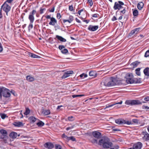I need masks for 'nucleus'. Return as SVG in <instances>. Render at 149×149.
Masks as SVG:
<instances>
[{
  "mask_svg": "<svg viewBox=\"0 0 149 149\" xmlns=\"http://www.w3.org/2000/svg\"><path fill=\"white\" fill-rule=\"evenodd\" d=\"M44 123L41 121H39L36 123V125L38 127H42L44 125Z\"/></svg>",
  "mask_w": 149,
  "mask_h": 149,
  "instance_id": "nucleus-33",
  "label": "nucleus"
},
{
  "mask_svg": "<svg viewBox=\"0 0 149 149\" xmlns=\"http://www.w3.org/2000/svg\"><path fill=\"white\" fill-rule=\"evenodd\" d=\"M142 108L143 109L148 110V107L145 105H143L142 106Z\"/></svg>",
  "mask_w": 149,
  "mask_h": 149,
  "instance_id": "nucleus-51",
  "label": "nucleus"
},
{
  "mask_svg": "<svg viewBox=\"0 0 149 149\" xmlns=\"http://www.w3.org/2000/svg\"><path fill=\"white\" fill-rule=\"evenodd\" d=\"M139 63V62L136 61L132 63L131 64V65L132 66L133 68H135L137 66Z\"/></svg>",
  "mask_w": 149,
  "mask_h": 149,
  "instance_id": "nucleus-29",
  "label": "nucleus"
},
{
  "mask_svg": "<svg viewBox=\"0 0 149 149\" xmlns=\"http://www.w3.org/2000/svg\"><path fill=\"white\" fill-rule=\"evenodd\" d=\"M17 133L15 132H11L10 134V136L13 139L16 138L17 136Z\"/></svg>",
  "mask_w": 149,
  "mask_h": 149,
  "instance_id": "nucleus-22",
  "label": "nucleus"
},
{
  "mask_svg": "<svg viewBox=\"0 0 149 149\" xmlns=\"http://www.w3.org/2000/svg\"><path fill=\"white\" fill-rule=\"evenodd\" d=\"M125 78L126 79V82L127 84H132L135 82V80L133 79V75L132 74H127Z\"/></svg>",
  "mask_w": 149,
  "mask_h": 149,
  "instance_id": "nucleus-5",
  "label": "nucleus"
},
{
  "mask_svg": "<svg viewBox=\"0 0 149 149\" xmlns=\"http://www.w3.org/2000/svg\"><path fill=\"white\" fill-rule=\"evenodd\" d=\"M68 120L70 121H72L75 120V117L72 116H69L68 117Z\"/></svg>",
  "mask_w": 149,
  "mask_h": 149,
  "instance_id": "nucleus-36",
  "label": "nucleus"
},
{
  "mask_svg": "<svg viewBox=\"0 0 149 149\" xmlns=\"http://www.w3.org/2000/svg\"><path fill=\"white\" fill-rule=\"evenodd\" d=\"M141 28H137L134 29L131 31L129 33L128 36L131 37L137 34L141 30Z\"/></svg>",
  "mask_w": 149,
  "mask_h": 149,
  "instance_id": "nucleus-10",
  "label": "nucleus"
},
{
  "mask_svg": "<svg viewBox=\"0 0 149 149\" xmlns=\"http://www.w3.org/2000/svg\"><path fill=\"white\" fill-rule=\"evenodd\" d=\"M0 133L1 134L0 138L3 139L5 143L7 142V141L9 140L7 136V132L6 131L3 129L1 130Z\"/></svg>",
  "mask_w": 149,
  "mask_h": 149,
  "instance_id": "nucleus-4",
  "label": "nucleus"
},
{
  "mask_svg": "<svg viewBox=\"0 0 149 149\" xmlns=\"http://www.w3.org/2000/svg\"><path fill=\"white\" fill-rule=\"evenodd\" d=\"M10 8L11 7L10 6L6 3H4L1 6V9L5 11L7 15L8 16V13L10 11Z\"/></svg>",
  "mask_w": 149,
  "mask_h": 149,
  "instance_id": "nucleus-7",
  "label": "nucleus"
},
{
  "mask_svg": "<svg viewBox=\"0 0 149 149\" xmlns=\"http://www.w3.org/2000/svg\"><path fill=\"white\" fill-rule=\"evenodd\" d=\"M56 37L57 39L61 42H65L66 41V39L61 36H60L58 35H56Z\"/></svg>",
  "mask_w": 149,
  "mask_h": 149,
  "instance_id": "nucleus-21",
  "label": "nucleus"
},
{
  "mask_svg": "<svg viewBox=\"0 0 149 149\" xmlns=\"http://www.w3.org/2000/svg\"><path fill=\"white\" fill-rule=\"evenodd\" d=\"M92 134L94 137L97 139H99L101 136V133L96 131L93 132L92 133Z\"/></svg>",
  "mask_w": 149,
  "mask_h": 149,
  "instance_id": "nucleus-14",
  "label": "nucleus"
},
{
  "mask_svg": "<svg viewBox=\"0 0 149 149\" xmlns=\"http://www.w3.org/2000/svg\"><path fill=\"white\" fill-rule=\"evenodd\" d=\"M13 125L15 127H21L24 126V124L21 122L16 121L14 122Z\"/></svg>",
  "mask_w": 149,
  "mask_h": 149,
  "instance_id": "nucleus-17",
  "label": "nucleus"
},
{
  "mask_svg": "<svg viewBox=\"0 0 149 149\" xmlns=\"http://www.w3.org/2000/svg\"><path fill=\"white\" fill-rule=\"evenodd\" d=\"M29 120L31 122V123H33L35 122L37 119L36 118L33 116L30 117L29 118Z\"/></svg>",
  "mask_w": 149,
  "mask_h": 149,
  "instance_id": "nucleus-28",
  "label": "nucleus"
},
{
  "mask_svg": "<svg viewBox=\"0 0 149 149\" xmlns=\"http://www.w3.org/2000/svg\"><path fill=\"white\" fill-rule=\"evenodd\" d=\"M61 52L63 54H65L68 52V51L67 49H64L61 51Z\"/></svg>",
  "mask_w": 149,
  "mask_h": 149,
  "instance_id": "nucleus-38",
  "label": "nucleus"
},
{
  "mask_svg": "<svg viewBox=\"0 0 149 149\" xmlns=\"http://www.w3.org/2000/svg\"><path fill=\"white\" fill-rule=\"evenodd\" d=\"M117 18L115 16H113L111 19V20L112 21H115L117 20Z\"/></svg>",
  "mask_w": 149,
  "mask_h": 149,
  "instance_id": "nucleus-58",
  "label": "nucleus"
},
{
  "mask_svg": "<svg viewBox=\"0 0 149 149\" xmlns=\"http://www.w3.org/2000/svg\"><path fill=\"white\" fill-rule=\"evenodd\" d=\"M125 104L127 105H134L141 104L142 103L139 100H127L126 101Z\"/></svg>",
  "mask_w": 149,
  "mask_h": 149,
  "instance_id": "nucleus-8",
  "label": "nucleus"
},
{
  "mask_svg": "<svg viewBox=\"0 0 149 149\" xmlns=\"http://www.w3.org/2000/svg\"><path fill=\"white\" fill-rule=\"evenodd\" d=\"M33 23H31V22H30V23L29 26L28 28H29V30H30V29H32L33 28Z\"/></svg>",
  "mask_w": 149,
  "mask_h": 149,
  "instance_id": "nucleus-42",
  "label": "nucleus"
},
{
  "mask_svg": "<svg viewBox=\"0 0 149 149\" xmlns=\"http://www.w3.org/2000/svg\"><path fill=\"white\" fill-rule=\"evenodd\" d=\"M74 127V125H72L71 126L69 127H67V128H66V130L67 131H68L69 130H71L72 129H73Z\"/></svg>",
  "mask_w": 149,
  "mask_h": 149,
  "instance_id": "nucleus-43",
  "label": "nucleus"
},
{
  "mask_svg": "<svg viewBox=\"0 0 149 149\" xmlns=\"http://www.w3.org/2000/svg\"><path fill=\"white\" fill-rule=\"evenodd\" d=\"M69 20H70L71 22L74 19V17L72 16H69Z\"/></svg>",
  "mask_w": 149,
  "mask_h": 149,
  "instance_id": "nucleus-48",
  "label": "nucleus"
},
{
  "mask_svg": "<svg viewBox=\"0 0 149 149\" xmlns=\"http://www.w3.org/2000/svg\"><path fill=\"white\" fill-rule=\"evenodd\" d=\"M149 56V50L147 51L145 53V56L146 57Z\"/></svg>",
  "mask_w": 149,
  "mask_h": 149,
  "instance_id": "nucleus-46",
  "label": "nucleus"
},
{
  "mask_svg": "<svg viewBox=\"0 0 149 149\" xmlns=\"http://www.w3.org/2000/svg\"><path fill=\"white\" fill-rule=\"evenodd\" d=\"M87 74H84V73L80 75V77L81 78L84 79V78L86 77H87Z\"/></svg>",
  "mask_w": 149,
  "mask_h": 149,
  "instance_id": "nucleus-40",
  "label": "nucleus"
},
{
  "mask_svg": "<svg viewBox=\"0 0 149 149\" xmlns=\"http://www.w3.org/2000/svg\"><path fill=\"white\" fill-rule=\"evenodd\" d=\"M55 8L54 7H53L50 10L49 12H53Z\"/></svg>",
  "mask_w": 149,
  "mask_h": 149,
  "instance_id": "nucleus-56",
  "label": "nucleus"
},
{
  "mask_svg": "<svg viewBox=\"0 0 149 149\" xmlns=\"http://www.w3.org/2000/svg\"><path fill=\"white\" fill-rule=\"evenodd\" d=\"M143 72L145 75L149 76V68L147 67L145 68Z\"/></svg>",
  "mask_w": 149,
  "mask_h": 149,
  "instance_id": "nucleus-24",
  "label": "nucleus"
},
{
  "mask_svg": "<svg viewBox=\"0 0 149 149\" xmlns=\"http://www.w3.org/2000/svg\"><path fill=\"white\" fill-rule=\"evenodd\" d=\"M42 112L44 115H47L49 114L50 113V110L48 109L44 110L42 111Z\"/></svg>",
  "mask_w": 149,
  "mask_h": 149,
  "instance_id": "nucleus-30",
  "label": "nucleus"
},
{
  "mask_svg": "<svg viewBox=\"0 0 149 149\" xmlns=\"http://www.w3.org/2000/svg\"><path fill=\"white\" fill-rule=\"evenodd\" d=\"M30 112V110L28 108H26V111L24 113V114L26 115H28Z\"/></svg>",
  "mask_w": 149,
  "mask_h": 149,
  "instance_id": "nucleus-34",
  "label": "nucleus"
},
{
  "mask_svg": "<svg viewBox=\"0 0 149 149\" xmlns=\"http://www.w3.org/2000/svg\"><path fill=\"white\" fill-rule=\"evenodd\" d=\"M67 140L68 141L71 140L72 141H76L75 138L73 136L68 137Z\"/></svg>",
  "mask_w": 149,
  "mask_h": 149,
  "instance_id": "nucleus-35",
  "label": "nucleus"
},
{
  "mask_svg": "<svg viewBox=\"0 0 149 149\" xmlns=\"http://www.w3.org/2000/svg\"><path fill=\"white\" fill-rule=\"evenodd\" d=\"M83 9H81L80 10L78 11V13L79 14V15H80L81 13L83 11Z\"/></svg>",
  "mask_w": 149,
  "mask_h": 149,
  "instance_id": "nucleus-61",
  "label": "nucleus"
},
{
  "mask_svg": "<svg viewBox=\"0 0 149 149\" xmlns=\"http://www.w3.org/2000/svg\"><path fill=\"white\" fill-rule=\"evenodd\" d=\"M44 146L48 149H51L54 147L53 144L51 142H47L45 143L44 144Z\"/></svg>",
  "mask_w": 149,
  "mask_h": 149,
  "instance_id": "nucleus-15",
  "label": "nucleus"
},
{
  "mask_svg": "<svg viewBox=\"0 0 149 149\" xmlns=\"http://www.w3.org/2000/svg\"><path fill=\"white\" fill-rule=\"evenodd\" d=\"M98 26H93L92 25H90L88 26V29L89 30L94 31L97 30L98 28Z\"/></svg>",
  "mask_w": 149,
  "mask_h": 149,
  "instance_id": "nucleus-12",
  "label": "nucleus"
},
{
  "mask_svg": "<svg viewBox=\"0 0 149 149\" xmlns=\"http://www.w3.org/2000/svg\"><path fill=\"white\" fill-rule=\"evenodd\" d=\"M98 144L102 146L105 148L118 149L119 148V146L117 145H115L113 148H111L113 146V143L107 137L103 138L100 140L98 142Z\"/></svg>",
  "mask_w": 149,
  "mask_h": 149,
  "instance_id": "nucleus-1",
  "label": "nucleus"
},
{
  "mask_svg": "<svg viewBox=\"0 0 149 149\" xmlns=\"http://www.w3.org/2000/svg\"><path fill=\"white\" fill-rule=\"evenodd\" d=\"M11 94L10 90L3 86L0 87V99H1L2 96L5 97H9Z\"/></svg>",
  "mask_w": 149,
  "mask_h": 149,
  "instance_id": "nucleus-3",
  "label": "nucleus"
},
{
  "mask_svg": "<svg viewBox=\"0 0 149 149\" xmlns=\"http://www.w3.org/2000/svg\"><path fill=\"white\" fill-rule=\"evenodd\" d=\"M136 73L138 76H140L141 75L140 72L136 71Z\"/></svg>",
  "mask_w": 149,
  "mask_h": 149,
  "instance_id": "nucleus-64",
  "label": "nucleus"
},
{
  "mask_svg": "<svg viewBox=\"0 0 149 149\" xmlns=\"http://www.w3.org/2000/svg\"><path fill=\"white\" fill-rule=\"evenodd\" d=\"M0 116L1 118L3 119H4L6 117H7L8 116L6 115L4 113H1L0 114Z\"/></svg>",
  "mask_w": 149,
  "mask_h": 149,
  "instance_id": "nucleus-39",
  "label": "nucleus"
},
{
  "mask_svg": "<svg viewBox=\"0 0 149 149\" xmlns=\"http://www.w3.org/2000/svg\"><path fill=\"white\" fill-rule=\"evenodd\" d=\"M119 82L116 78L111 77L110 81L107 83L105 82L104 81H102L101 83L102 86H112L117 85L118 84Z\"/></svg>",
  "mask_w": 149,
  "mask_h": 149,
  "instance_id": "nucleus-2",
  "label": "nucleus"
},
{
  "mask_svg": "<svg viewBox=\"0 0 149 149\" xmlns=\"http://www.w3.org/2000/svg\"><path fill=\"white\" fill-rule=\"evenodd\" d=\"M75 20L78 23H81V22L77 18H76L75 19Z\"/></svg>",
  "mask_w": 149,
  "mask_h": 149,
  "instance_id": "nucleus-63",
  "label": "nucleus"
},
{
  "mask_svg": "<svg viewBox=\"0 0 149 149\" xmlns=\"http://www.w3.org/2000/svg\"><path fill=\"white\" fill-rule=\"evenodd\" d=\"M91 142L94 144H98V142L97 140L94 139L93 138H92L91 139Z\"/></svg>",
  "mask_w": 149,
  "mask_h": 149,
  "instance_id": "nucleus-32",
  "label": "nucleus"
},
{
  "mask_svg": "<svg viewBox=\"0 0 149 149\" xmlns=\"http://www.w3.org/2000/svg\"><path fill=\"white\" fill-rule=\"evenodd\" d=\"M65 48V47L64 45H59L58 46L59 49L61 50H62Z\"/></svg>",
  "mask_w": 149,
  "mask_h": 149,
  "instance_id": "nucleus-45",
  "label": "nucleus"
},
{
  "mask_svg": "<svg viewBox=\"0 0 149 149\" xmlns=\"http://www.w3.org/2000/svg\"><path fill=\"white\" fill-rule=\"evenodd\" d=\"M98 15H99L98 14H93L92 15V16L93 17L97 18V17H98Z\"/></svg>",
  "mask_w": 149,
  "mask_h": 149,
  "instance_id": "nucleus-55",
  "label": "nucleus"
},
{
  "mask_svg": "<svg viewBox=\"0 0 149 149\" xmlns=\"http://www.w3.org/2000/svg\"><path fill=\"white\" fill-rule=\"evenodd\" d=\"M69 9L70 11H72L73 10V7L72 6V5L69 6Z\"/></svg>",
  "mask_w": 149,
  "mask_h": 149,
  "instance_id": "nucleus-57",
  "label": "nucleus"
},
{
  "mask_svg": "<svg viewBox=\"0 0 149 149\" xmlns=\"http://www.w3.org/2000/svg\"><path fill=\"white\" fill-rule=\"evenodd\" d=\"M89 75L92 77H95L96 76L97 74L95 72L91 71L89 72Z\"/></svg>",
  "mask_w": 149,
  "mask_h": 149,
  "instance_id": "nucleus-26",
  "label": "nucleus"
},
{
  "mask_svg": "<svg viewBox=\"0 0 149 149\" xmlns=\"http://www.w3.org/2000/svg\"><path fill=\"white\" fill-rule=\"evenodd\" d=\"M36 13V10H33L32 11L30 12L29 17V19L30 21V22L33 23L34 20V15Z\"/></svg>",
  "mask_w": 149,
  "mask_h": 149,
  "instance_id": "nucleus-9",
  "label": "nucleus"
},
{
  "mask_svg": "<svg viewBox=\"0 0 149 149\" xmlns=\"http://www.w3.org/2000/svg\"><path fill=\"white\" fill-rule=\"evenodd\" d=\"M142 146L140 142H138L133 145V149H141Z\"/></svg>",
  "mask_w": 149,
  "mask_h": 149,
  "instance_id": "nucleus-13",
  "label": "nucleus"
},
{
  "mask_svg": "<svg viewBox=\"0 0 149 149\" xmlns=\"http://www.w3.org/2000/svg\"><path fill=\"white\" fill-rule=\"evenodd\" d=\"M133 14L134 16H137L138 15V12L137 10L136 9H132Z\"/></svg>",
  "mask_w": 149,
  "mask_h": 149,
  "instance_id": "nucleus-31",
  "label": "nucleus"
},
{
  "mask_svg": "<svg viewBox=\"0 0 149 149\" xmlns=\"http://www.w3.org/2000/svg\"><path fill=\"white\" fill-rule=\"evenodd\" d=\"M28 54L29 56L33 58H40V57L38 55L30 52H29Z\"/></svg>",
  "mask_w": 149,
  "mask_h": 149,
  "instance_id": "nucleus-20",
  "label": "nucleus"
},
{
  "mask_svg": "<svg viewBox=\"0 0 149 149\" xmlns=\"http://www.w3.org/2000/svg\"><path fill=\"white\" fill-rule=\"evenodd\" d=\"M26 77V80L29 81H32L34 80V78L30 75L27 76Z\"/></svg>",
  "mask_w": 149,
  "mask_h": 149,
  "instance_id": "nucleus-25",
  "label": "nucleus"
},
{
  "mask_svg": "<svg viewBox=\"0 0 149 149\" xmlns=\"http://www.w3.org/2000/svg\"><path fill=\"white\" fill-rule=\"evenodd\" d=\"M45 10V8H43V9H40V14H42L43 13V11L44 10Z\"/></svg>",
  "mask_w": 149,
  "mask_h": 149,
  "instance_id": "nucleus-62",
  "label": "nucleus"
},
{
  "mask_svg": "<svg viewBox=\"0 0 149 149\" xmlns=\"http://www.w3.org/2000/svg\"><path fill=\"white\" fill-rule=\"evenodd\" d=\"M57 23V21L54 18L52 17L49 24L50 25L54 26Z\"/></svg>",
  "mask_w": 149,
  "mask_h": 149,
  "instance_id": "nucleus-16",
  "label": "nucleus"
},
{
  "mask_svg": "<svg viewBox=\"0 0 149 149\" xmlns=\"http://www.w3.org/2000/svg\"><path fill=\"white\" fill-rule=\"evenodd\" d=\"M143 139L146 141L149 140V134L147 132L144 133V136L143 137Z\"/></svg>",
  "mask_w": 149,
  "mask_h": 149,
  "instance_id": "nucleus-23",
  "label": "nucleus"
},
{
  "mask_svg": "<svg viewBox=\"0 0 149 149\" xmlns=\"http://www.w3.org/2000/svg\"><path fill=\"white\" fill-rule=\"evenodd\" d=\"M13 0H7L5 3H11Z\"/></svg>",
  "mask_w": 149,
  "mask_h": 149,
  "instance_id": "nucleus-60",
  "label": "nucleus"
},
{
  "mask_svg": "<svg viewBox=\"0 0 149 149\" xmlns=\"http://www.w3.org/2000/svg\"><path fill=\"white\" fill-rule=\"evenodd\" d=\"M134 80H135V82L134 83H140L141 82V79L140 78L135 79Z\"/></svg>",
  "mask_w": 149,
  "mask_h": 149,
  "instance_id": "nucleus-37",
  "label": "nucleus"
},
{
  "mask_svg": "<svg viewBox=\"0 0 149 149\" xmlns=\"http://www.w3.org/2000/svg\"><path fill=\"white\" fill-rule=\"evenodd\" d=\"M115 122L119 125L124 124L125 123V120L122 119H119L116 120Z\"/></svg>",
  "mask_w": 149,
  "mask_h": 149,
  "instance_id": "nucleus-19",
  "label": "nucleus"
},
{
  "mask_svg": "<svg viewBox=\"0 0 149 149\" xmlns=\"http://www.w3.org/2000/svg\"><path fill=\"white\" fill-rule=\"evenodd\" d=\"M125 8L123 7V8H122V9H123V10H121L120 11V12L122 13L123 14H124L125 13Z\"/></svg>",
  "mask_w": 149,
  "mask_h": 149,
  "instance_id": "nucleus-53",
  "label": "nucleus"
},
{
  "mask_svg": "<svg viewBox=\"0 0 149 149\" xmlns=\"http://www.w3.org/2000/svg\"><path fill=\"white\" fill-rule=\"evenodd\" d=\"M55 148L56 149H61V147L60 145L56 144L55 145Z\"/></svg>",
  "mask_w": 149,
  "mask_h": 149,
  "instance_id": "nucleus-41",
  "label": "nucleus"
},
{
  "mask_svg": "<svg viewBox=\"0 0 149 149\" xmlns=\"http://www.w3.org/2000/svg\"><path fill=\"white\" fill-rule=\"evenodd\" d=\"M144 6V4L142 2H139L137 5V8L139 10H141L143 8Z\"/></svg>",
  "mask_w": 149,
  "mask_h": 149,
  "instance_id": "nucleus-27",
  "label": "nucleus"
},
{
  "mask_svg": "<svg viewBox=\"0 0 149 149\" xmlns=\"http://www.w3.org/2000/svg\"><path fill=\"white\" fill-rule=\"evenodd\" d=\"M124 5V3L121 1H119L118 2H116L115 3L113 8L114 10H116L117 9L120 10L123 8L122 6Z\"/></svg>",
  "mask_w": 149,
  "mask_h": 149,
  "instance_id": "nucleus-6",
  "label": "nucleus"
},
{
  "mask_svg": "<svg viewBox=\"0 0 149 149\" xmlns=\"http://www.w3.org/2000/svg\"><path fill=\"white\" fill-rule=\"evenodd\" d=\"M63 22L64 23H65L66 22H68L69 23H70L71 22L70 20H69V19H68V20H66V19H63Z\"/></svg>",
  "mask_w": 149,
  "mask_h": 149,
  "instance_id": "nucleus-52",
  "label": "nucleus"
},
{
  "mask_svg": "<svg viewBox=\"0 0 149 149\" xmlns=\"http://www.w3.org/2000/svg\"><path fill=\"white\" fill-rule=\"evenodd\" d=\"M73 72L72 70L66 71L65 72L63 75L62 76V79L66 78L70 76L71 74H73Z\"/></svg>",
  "mask_w": 149,
  "mask_h": 149,
  "instance_id": "nucleus-11",
  "label": "nucleus"
},
{
  "mask_svg": "<svg viewBox=\"0 0 149 149\" xmlns=\"http://www.w3.org/2000/svg\"><path fill=\"white\" fill-rule=\"evenodd\" d=\"M83 96V95H73L72 97L73 98H75L78 97H81Z\"/></svg>",
  "mask_w": 149,
  "mask_h": 149,
  "instance_id": "nucleus-47",
  "label": "nucleus"
},
{
  "mask_svg": "<svg viewBox=\"0 0 149 149\" xmlns=\"http://www.w3.org/2000/svg\"><path fill=\"white\" fill-rule=\"evenodd\" d=\"M88 2L89 3V5L91 6L93 4V3L92 0H87Z\"/></svg>",
  "mask_w": 149,
  "mask_h": 149,
  "instance_id": "nucleus-44",
  "label": "nucleus"
},
{
  "mask_svg": "<svg viewBox=\"0 0 149 149\" xmlns=\"http://www.w3.org/2000/svg\"><path fill=\"white\" fill-rule=\"evenodd\" d=\"M133 122L135 123H137L139 122V120L137 119H133L132 120Z\"/></svg>",
  "mask_w": 149,
  "mask_h": 149,
  "instance_id": "nucleus-50",
  "label": "nucleus"
},
{
  "mask_svg": "<svg viewBox=\"0 0 149 149\" xmlns=\"http://www.w3.org/2000/svg\"><path fill=\"white\" fill-rule=\"evenodd\" d=\"M123 103V101H121L120 102H117V103H114L113 104H108L106 106L105 108H104V109H105L106 108H109L110 107H113L116 105L118 104H122Z\"/></svg>",
  "mask_w": 149,
  "mask_h": 149,
  "instance_id": "nucleus-18",
  "label": "nucleus"
},
{
  "mask_svg": "<svg viewBox=\"0 0 149 149\" xmlns=\"http://www.w3.org/2000/svg\"><path fill=\"white\" fill-rule=\"evenodd\" d=\"M57 18L58 19H60L61 17V15L60 13H58L57 15Z\"/></svg>",
  "mask_w": 149,
  "mask_h": 149,
  "instance_id": "nucleus-54",
  "label": "nucleus"
},
{
  "mask_svg": "<svg viewBox=\"0 0 149 149\" xmlns=\"http://www.w3.org/2000/svg\"><path fill=\"white\" fill-rule=\"evenodd\" d=\"M62 138H64L66 140H68V137L66 135L64 134H63L62 135Z\"/></svg>",
  "mask_w": 149,
  "mask_h": 149,
  "instance_id": "nucleus-49",
  "label": "nucleus"
},
{
  "mask_svg": "<svg viewBox=\"0 0 149 149\" xmlns=\"http://www.w3.org/2000/svg\"><path fill=\"white\" fill-rule=\"evenodd\" d=\"M144 100L146 101H149V97H147L144 98Z\"/></svg>",
  "mask_w": 149,
  "mask_h": 149,
  "instance_id": "nucleus-59",
  "label": "nucleus"
}]
</instances>
